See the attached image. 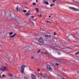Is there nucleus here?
Instances as JSON below:
<instances>
[{
    "instance_id": "1",
    "label": "nucleus",
    "mask_w": 79,
    "mask_h": 79,
    "mask_svg": "<svg viewBox=\"0 0 79 79\" xmlns=\"http://www.w3.org/2000/svg\"><path fill=\"white\" fill-rule=\"evenodd\" d=\"M7 70H8L7 67L4 66L0 68V71H2V72H5V71H6Z\"/></svg>"
},
{
    "instance_id": "2",
    "label": "nucleus",
    "mask_w": 79,
    "mask_h": 79,
    "mask_svg": "<svg viewBox=\"0 0 79 79\" xmlns=\"http://www.w3.org/2000/svg\"><path fill=\"white\" fill-rule=\"evenodd\" d=\"M25 67H26V66L24 65H23L21 66V70H20V72H21L22 73H24V68H25Z\"/></svg>"
},
{
    "instance_id": "3",
    "label": "nucleus",
    "mask_w": 79,
    "mask_h": 79,
    "mask_svg": "<svg viewBox=\"0 0 79 79\" xmlns=\"http://www.w3.org/2000/svg\"><path fill=\"white\" fill-rule=\"evenodd\" d=\"M69 9H70V10H72L73 11H79V9H76L74 7H69Z\"/></svg>"
},
{
    "instance_id": "4",
    "label": "nucleus",
    "mask_w": 79,
    "mask_h": 79,
    "mask_svg": "<svg viewBox=\"0 0 79 79\" xmlns=\"http://www.w3.org/2000/svg\"><path fill=\"white\" fill-rule=\"evenodd\" d=\"M40 75L41 76H43V77H45V78L47 77V74L40 73Z\"/></svg>"
},
{
    "instance_id": "5",
    "label": "nucleus",
    "mask_w": 79,
    "mask_h": 79,
    "mask_svg": "<svg viewBox=\"0 0 79 79\" xmlns=\"http://www.w3.org/2000/svg\"><path fill=\"white\" fill-rule=\"evenodd\" d=\"M47 68H48V69L50 71H52V68L50 67V65H47Z\"/></svg>"
},
{
    "instance_id": "6",
    "label": "nucleus",
    "mask_w": 79,
    "mask_h": 79,
    "mask_svg": "<svg viewBox=\"0 0 79 79\" xmlns=\"http://www.w3.org/2000/svg\"><path fill=\"white\" fill-rule=\"evenodd\" d=\"M39 42H40V43H41V44H43L44 43L43 39H42V37H40V39Z\"/></svg>"
},
{
    "instance_id": "7",
    "label": "nucleus",
    "mask_w": 79,
    "mask_h": 79,
    "mask_svg": "<svg viewBox=\"0 0 79 79\" xmlns=\"http://www.w3.org/2000/svg\"><path fill=\"white\" fill-rule=\"evenodd\" d=\"M31 77L32 79H36V76L34 74H31Z\"/></svg>"
},
{
    "instance_id": "8",
    "label": "nucleus",
    "mask_w": 79,
    "mask_h": 79,
    "mask_svg": "<svg viewBox=\"0 0 79 79\" xmlns=\"http://www.w3.org/2000/svg\"><path fill=\"white\" fill-rule=\"evenodd\" d=\"M29 23H32L33 25H34V22H32V20H31V19H29Z\"/></svg>"
},
{
    "instance_id": "9",
    "label": "nucleus",
    "mask_w": 79,
    "mask_h": 79,
    "mask_svg": "<svg viewBox=\"0 0 79 79\" xmlns=\"http://www.w3.org/2000/svg\"><path fill=\"white\" fill-rule=\"evenodd\" d=\"M17 11H19L20 10V7H19V6H18L16 8Z\"/></svg>"
},
{
    "instance_id": "10",
    "label": "nucleus",
    "mask_w": 79,
    "mask_h": 79,
    "mask_svg": "<svg viewBox=\"0 0 79 79\" xmlns=\"http://www.w3.org/2000/svg\"><path fill=\"white\" fill-rule=\"evenodd\" d=\"M16 35V33H15V34L12 35V36H10V37L11 38H13V37H15V35Z\"/></svg>"
},
{
    "instance_id": "11",
    "label": "nucleus",
    "mask_w": 79,
    "mask_h": 79,
    "mask_svg": "<svg viewBox=\"0 0 79 79\" xmlns=\"http://www.w3.org/2000/svg\"><path fill=\"white\" fill-rule=\"evenodd\" d=\"M44 36L45 37L48 38V37H51V35H45Z\"/></svg>"
},
{
    "instance_id": "12",
    "label": "nucleus",
    "mask_w": 79,
    "mask_h": 79,
    "mask_svg": "<svg viewBox=\"0 0 79 79\" xmlns=\"http://www.w3.org/2000/svg\"><path fill=\"white\" fill-rule=\"evenodd\" d=\"M44 3L46 5H49V3L47 1L45 2Z\"/></svg>"
},
{
    "instance_id": "13",
    "label": "nucleus",
    "mask_w": 79,
    "mask_h": 79,
    "mask_svg": "<svg viewBox=\"0 0 79 79\" xmlns=\"http://www.w3.org/2000/svg\"><path fill=\"white\" fill-rule=\"evenodd\" d=\"M55 5V4H53L50 5V6L51 7H52V6H53Z\"/></svg>"
},
{
    "instance_id": "14",
    "label": "nucleus",
    "mask_w": 79,
    "mask_h": 79,
    "mask_svg": "<svg viewBox=\"0 0 79 79\" xmlns=\"http://www.w3.org/2000/svg\"><path fill=\"white\" fill-rule=\"evenodd\" d=\"M23 11L24 13H26V12H27V10H23Z\"/></svg>"
},
{
    "instance_id": "15",
    "label": "nucleus",
    "mask_w": 79,
    "mask_h": 79,
    "mask_svg": "<svg viewBox=\"0 0 79 79\" xmlns=\"http://www.w3.org/2000/svg\"><path fill=\"white\" fill-rule=\"evenodd\" d=\"M29 13L27 12L26 14V16H29Z\"/></svg>"
},
{
    "instance_id": "16",
    "label": "nucleus",
    "mask_w": 79,
    "mask_h": 79,
    "mask_svg": "<svg viewBox=\"0 0 79 79\" xmlns=\"http://www.w3.org/2000/svg\"><path fill=\"white\" fill-rule=\"evenodd\" d=\"M46 23H52V22H50V21H46Z\"/></svg>"
},
{
    "instance_id": "17",
    "label": "nucleus",
    "mask_w": 79,
    "mask_h": 79,
    "mask_svg": "<svg viewBox=\"0 0 79 79\" xmlns=\"http://www.w3.org/2000/svg\"><path fill=\"white\" fill-rule=\"evenodd\" d=\"M10 58L11 60H13V57L12 56H10Z\"/></svg>"
},
{
    "instance_id": "18",
    "label": "nucleus",
    "mask_w": 79,
    "mask_h": 79,
    "mask_svg": "<svg viewBox=\"0 0 79 79\" xmlns=\"http://www.w3.org/2000/svg\"><path fill=\"white\" fill-rule=\"evenodd\" d=\"M33 5L35 6V5H36V3L35 2H34L32 3Z\"/></svg>"
},
{
    "instance_id": "19",
    "label": "nucleus",
    "mask_w": 79,
    "mask_h": 79,
    "mask_svg": "<svg viewBox=\"0 0 79 79\" xmlns=\"http://www.w3.org/2000/svg\"><path fill=\"white\" fill-rule=\"evenodd\" d=\"M10 77H13V75L11 73H10Z\"/></svg>"
},
{
    "instance_id": "20",
    "label": "nucleus",
    "mask_w": 79,
    "mask_h": 79,
    "mask_svg": "<svg viewBox=\"0 0 79 79\" xmlns=\"http://www.w3.org/2000/svg\"><path fill=\"white\" fill-rule=\"evenodd\" d=\"M36 11H39V9L38 8H36Z\"/></svg>"
},
{
    "instance_id": "21",
    "label": "nucleus",
    "mask_w": 79,
    "mask_h": 79,
    "mask_svg": "<svg viewBox=\"0 0 79 79\" xmlns=\"http://www.w3.org/2000/svg\"><path fill=\"white\" fill-rule=\"evenodd\" d=\"M54 3H55V1H56V0H52Z\"/></svg>"
},
{
    "instance_id": "22",
    "label": "nucleus",
    "mask_w": 79,
    "mask_h": 79,
    "mask_svg": "<svg viewBox=\"0 0 79 79\" xmlns=\"http://www.w3.org/2000/svg\"><path fill=\"white\" fill-rule=\"evenodd\" d=\"M39 17H41L42 16V15L40 14V15H38Z\"/></svg>"
},
{
    "instance_id": "23",
    "label": "nucleus",
    "mask_w": 79,
    "mask_h": 79,
    "mask_svg": "<svg viewBox=\"0 0 79 79\" xmlns=\"http://www.w3.org/2000/svg\"><path fill=\"white\" fill-rule=\"evenodd\" d=\"M65 44H69V43H68V42H67V41L65 42Z\"/></svg>"
},
{
    "instance_id": "24",
    "label": "nucleus",
    "mask_w": 79,
    "mask_h": 79,
    "mask_svg": "<svg viewBox=\"0 0 79 79\" xmlns=\"http://www.w3.org/2000/svg\"><path fill=\"white\" fill-rule=\"evenodd\" d=\"M58 55H61V53H60V52H58Z\"/></svg>"
},
{
    "instance_id": "25",
    "label": "nucleus",
    "mask_w": 79,
    "mask_h": 79,
    "mask_svg": "<svg viewBox=\"0 0 79 79\" xmlns=\"http://www.w3.org/2000/svg\"><path fill=\"white\" fill-rule=\"evenodd\" d=\"M56 66H58V65H59V64L58 63H56Z\"/></svg>"
},
{
    "instance_id": "26",
    "label": "nucleus",
    "mask_w": 79,
    "mask_h": 79,
    "mask_svg": "<svg viewBox=\"0 0 79 79\" xmlns=\"http://www.w3.org/2000/svg\"><path fill=\"white\" fill-rule=\"evenodd\" d=\"M24 79H28V78H27V77H24Z\"/></svg>"
},
{
    "instance_id": "27",
    "label": "nucleus",
    "mask_w": 79,
    "mask_h": 79,
    "mask_svg": "<svg viewBox=\"0 0 79 79\" xmlns=\"http://www.w3.org/2000/svg\"><path fill=\"white\" fill-rule=\"evenodd\" d=\"M40 52V50H39L38 52V53H39Z\"/></svg>"
},
{
    "instance_id": "28",
    "label": "nucleus",
    "mask_w": 79,
    "mask_h": 79,
    "mask_svg": "<svg viewBox=\"0 0 79 79\" xmlns=\"http://www.w3.org/2000/svg\"><path fill=\"white\" fill-rule=\"evenodd\" d=\"M12 34H13V32H11L10 33V35H12Z\"/></svg>"
},
{
    "instance_id": "29",
    "label": "nucleus",
    "mask_w": 79,
    "mask_h": 79,
    "mask_svg": "<svg viewBox=\"0 0 79 79\" xmlns=\"http://www.w3.org/2000/svg\"><path fill=\"white\" fill-rule=\"evenodd\" d=\"M5 76V75H2V77H4V76Z\"/></svg>"
},
{
    "instance_id": "30",
    "label": "nucleus",
    "mask_w": 79,
    "mask_h": 79,
    "mask_svg": "<svg viewBox=\"0 0 79 79\" xmlns=\"http://www.w3.org/2000/svg\"><path fill=\"white\" fill-rule=\"evenodd\" d=\"M31 18H34V16H31Z\"/></svg>"
},
{
    "instance_id": "31",
    "label": "nucleus",
    "mask_w": 79,
    "mask_h": 79,
    "mask_svg": "<svg viewBox=\"0 0 79 79\" xmlns=\"http://www.w3.org/2000/svg\"><path fill=\"white\" fill-rule=\"evenodd\" d=\"M54 35H56V33L54 32Z\"/></svg>"
},
{
    "instance_id": "32",
    "label": "nucleus",
    "mask_w": 79,
    "mask_h": 79,
    "mask_svg": "<svg viewBox=\"0 0 79 79\" xmlns=\"http://www.w3.org/2000/svg\"><path fill=\"white\" fill-rule=\"evenodd\" d=\"M36 2L37 3V2H38V0H36Z\"/></svg>"
},
{
    "instance_id": "33",
    "label": "nucleus",
    "mask_w": 79,
    "mask_h": 79,
    "mask_svg": "<svg viewBox=\"0 0 79 79\" xmlns=\"http://www.w3.org/2000/svg\"><path fill=\"white\" fill-rule=\"evenodd\" d=\"M49 18H51V16H49Z\"/></svg>"
},
{
    "instance_id": "34",
    "label": "nucleus",
    "mask_w": 79,
    "mask_h": 79,
    "mask_svg": "<svg viewBox=\"0 0 79 79\" xmlns=\"http://www.w3.org/2000/svg\"><path fill=\"white\" fill-rule=\"evenodd\" d=\"M33 58H34V57H31V59H33Z\"/></svg>"
},
{
    "instance_id": "35",
    "label": "nucleus",
    "mask_w": 79,
    "mask_h": 79,
    "mask_svg": "<svg viewBox=\"0 0 79 79\" xmlns=\"http://www.w3.org/2000/svg\"><path fill=\"white\" fill-rule=\"evenodd\" d=\"M45 54H47V53H46V52H45Z\"/></svg>"
},
{
    "instance_id": "36",
    "label": "nucleus",
    "mask_w": 79,
    "mask_h": 79,
    "mask_svg": "<svg viewBox=\"0 0 79 79\" xmlns=\"http://www.w3.org/2000/svg\"><path fill=\"white\" fill-rule=\"evenodd\" d=\"M38 71H40V69H39Z\"/></svg>"
},
{
    "instance_id": "37",
    "label": "nucleus",
    "mask_w": 79,
    "mask_h": 79,
    "mask_svg": "<svg viewBox=\"0 0 79 79\" xmlns=\"http://www.w3.org/2000/svg\"><path fill=\"white\" fill-rule=\"evenodd\" d=\"M9 35H10V33H9Z\"/></svg>"
},
{
    "instance_id": "38",
    "label": "nucleus",
    "mask_w": 79,
    "mask_h": 79,
    "mask_svg": "<svg viewBox=\"0 0 79 79\" xmlns=\"http://www.w3.org/2000/svg\"><path fill=\"white\" fill-rule=\"evenodd\" d=\"M43 31H44V30H43Z\"/></svg>"
},
{
    "instance_id": "39",
    "label": "nucleus",
    "mask_w": 79,
    "mask_h": 79,
    "mask_svg": "<svg viewBox=\"0 0 79 79\" xmlns=\"http://www.w3.org/2000/svg\"><path fill=\"white\" fill-rule=\"evenodd\" d=\"M0 46H1V44H0Z\"/></svg>"
},
{
    "instance_id": "40",
    "label": "nucleus",
    "mask_w": 79,
    "mask_h": 79,
    "mask_svg": "<svg viewBox=\"0 0 79 79\" xmlns=\"http://www.w3.org/2000/svg\"><path fill=\"white\" fill-rule=\"evenodd\" d=\"M0 77H1L0 76Z\"/></svg>"
},
{
    "instance_id": "41",
    "label": "nucleus",
    "mask_w": 79,
    "mask_h": 79,
    "mask_svg": "<svg viewBox=\"0 0 79 79\" xmlns=\"http://www.w3.org/2000/svg\"><path fill=\"white\" fill-rule=\"evenodd\" d=\"M9 76H10V74H9Z\"/></svg>"
}]
</instances>
